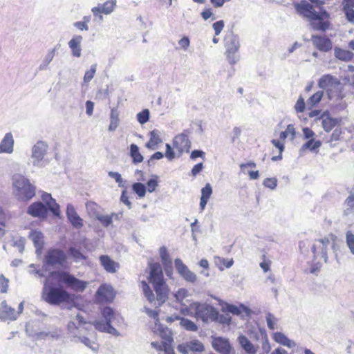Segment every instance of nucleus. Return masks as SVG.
Segmentation results:
<instances>
[{"mask_svg":"<svg viewBox=\"0 0 354 354\" xmlns=\"http://www.w3.org/2000/svg\"><path fill=\"white\" fill-rule=\"evenodd\" d=\"M150 272L149 281L153 286L154 290L156 293V298L150 288L148 283L142 281L141 282L142 289L145 297L149 303L153 304L156 308L160 306L168 297V290L167 285L164 281L162 270L158 263H149Z\"/></svg>","mask_w":354,"mask_h":354,"instance_id":"nucleus-1","label":"nucleus"},{"mask_svg":"<svg viewBox=\"0 0 354 354\" xmlns=\"http://www.w3.org/2000/svg\"><path fill=\"white\" fill-rule=\"evenodd\" d=\"M337 237L333 234H330L322 239L315 240L312 247L311 251L313 254V264L310 268L311 273H315L319 270L322 266V261L324 263L328 262V252L330 248L335 252V241Z\"/></svg>","mask_w":354,"mask_h":354,"instance_id":"nucleus-2","label":"nucleus"},{"mask_svg":"<svg viewBox=\"0 0 354 354\" xmlns=\"http://www.w3.org/2000/svg\"><path fill=\"white\" fill-rule=\"evenodd\" d=\"M50 277L46 278L42 290V299L50 305H59L62 303H71L74 301V295L70 294L62 286H54L50 282Z\"/></svg>","mask_w":354,"mask_h":354,"instance_id":"nucleus-3","label":"nucleus"},{"mask_svg":"<svg viewBox=\"0 0 354 354\" xmlns=\"http://www.w3.org/2000/svg\"><path fill=\"white\" fill-rule=\"evenodd\" d=\"M13 194L19 201L28 202L36 194V187L30 180L21 174H15L12 178Z\"/></svg>","mask_w":354,"mask_h":354,"instance_id":"nucleus-4","label":"nucleus"},{"mask_svg":"<svg viewBox=\"0 0 354 354\" xmlns=\"http://www.w3.org/2000/svg\"><path fill=\"white\" fill-rule=\"evenodd\" d=\"M49 277L56 278L59 283L66 286V288L77 292H82L86 288L88 282L80 280L74 275L64 271H53Z\"/></svg>","mask_w":354,"mask_h":354,"instance_id":"nucleus-5","label":"nucleus"},{"mask_svg":"<svg viewBox=\"0 0 354 354\" xmlns=\"http://www.w3.org/2000/svg\"><path fill=\"white\" fill-rule=\"evenodd\" d=\"M48 150V145L46 142L41 140L37 141L32 147L31 154L28 165L37 168H42L46 166L49 162L46 158Z\"/></svg>","mask_w":354,"mask_h":354,"instance_id":"nucleus-6","label":"nucleus"},{"mask_svg":"<svg viewBox=\"0 0 354 354\" xmlns=\"http://www.w3.org/2000/svg\"><path fill=\"white\" fill-rule=\"evenodd\" d=\"M102 317L104 321H95L93 326L95 328L100 332L106 333L115 337L120 335V333L111 325V322L116 319V314L113 308L109 306L104 308L102 310Z\"/></svg>","mask_w":354,"mask_h":354,"instance_id":"nucleus-7","label":"nucleus"},{"mask_svg":"<svg viewBox=\"0 0 354 354\" xmlns=\"http://www.w3.org/2000/svg\"><path fill=\"white\" fill-rule=\"evenodd\" d=\"M294 6L297 14L311 21L322 20L329 17L328 13L325 10H322L318 12L315 10L313 6L306 0L295 3Z\"/></svg>","mask_w":354,"mask_h":354,"instance_id":"nucleus-8","label":"nucleus"},{"mask_svg":"<svg viewBox=\"0 0 354 354\" xmlns=\"http://www.w3.org/2000/svg\"><path fill=\"white\" fill-rule=\"evenodd\" d=\"M224 41L227 59L231 65H234L239 60V56L236 54L240 48L239 37L230 32L225 35Z\"/></svg>","mask_w":354,"mask_h":354,"instance_id":"nucleus-9","label":"nucleus"},{"mask_svg":"<svg viewBox=\"0 0 354 354\" xmlns=\"http://www.w3.org/2000/svg\"><path fill=\"white\" fill-rule=\"evenodd\" d=\"M65 252L57 248H50L45 254L43 259V269L46 271L48 267L62 266L66 262Z\"/></svg>","mask_w":354,"mask_h":354,"instance_id":"nucleus-10","label":"nucleus"},{"mask_svg":"<svg viewBox=\"0 0 354 354\" xmlns=\"http://www.w3.org/2000/svg\"><path fill=\"white\" fill-rule=\"evenodd\" d=\"M194 306L196 317L201 319L203 322L217 319L218 313L214 306L207 304L199 303H194Z\"/></svg>","mask_w":354,"mask_h":354,"instance_id":"nucleus-11","label":"nucleus"},{"mask_svg":"<svg viewBox=\"0 0 354 354\" xmlns=\"http://www.w3.org/2000/svg\"><path fill=\"white\" fill-rule=\"evenodd\" d=\"M339 85L340 81L337 77L330 74L322 75L318 81V86L326 91L330 99L333 97L331 91L333 89H337Z\"/></svg>","mask_w":354,"mask_h":354,"instance_id":"nucleus-12","label":"nucleus"},{"mask_svg":"<svg viewBox=\"0 0 354 354\" xmlns=\"http://www.w3.org/2000/svg\"><path fill=\"white\" fill-rule=\"evenodd\" d=\"M174 265L178 273L184 280L190 283L196 281L197 277L196 274L191 271L180 259H176Z\"/></svg>","mask_w":354,"mask_h":354,"instance_id":"nucleus-13","label":"nucleus"},{"mask_svg":"<svg viewBox=\"0 0 354 354\" xmlns=\"http://www.w3.org/2000/svg\"><path fill=\"white\" fill-rule=\"evenodd\" d=\"M50 208L41 201L30 204L27 208V214L34 218H45L48 216Z\"/></svg>","mask_w":354,"mask_h":354,"instance_id":"nucleus-14","label":"nucleus"},{"mask_svg":"<svg viewBox=\"0 0 354 354\" xmlns=\"http://www.w3.org/2000/svg\"><path fill=\"white\" fill-rule=\"evenodd\" d=\"M174 147L181 154L184 151L189 152L191 148V141L188 138V131H184L176 136L173 141Z\"/></svg>","mask_w":354,"mask_h":354,"instance_id":"nucleus-15","label":"nucleus"},{"mask_svg":"<svg viewBox=\"0 0 354 354\" xmlns=\"http://www.w3.org/2000/svg\"><path fill=\"white\" fill-rule=\"evenodd\" d=\"M177 350L183 354H188L190 351L200 353L205 350V346L201 341L193 339L179 344Z\"/></svg>","mask_w":354,"mask_h":354,"instance_id":"nucleus-16","label":"nucleus"},{"mask_svg":"<svg viewBox=\"0 0 354 354\" xmlns=\"http://www.w3.org/2000/svg\"><path fill=\"white\" fill-rule=\"evenodd\" d=\"M96 297L100 301L111 302L115 297L113 288L108 284H102L96 292Z\"/></svg>","mask_w":354,"mask_h":354,"instance_id":"nucleus-17","label":"nucleus"},{"mask_svg":"<svg viewBox=\"0 0 354 354\" xmlns=\"http://www.w3.org/2000/svg\"><path fill=\"white\" fill-rule=\"evenodd\" d=\"M311 41L315 48L322 52L326 53L331 50L333 48V43L328 37L319 35H312Z\"/></svg>","mask_w":354,"mask_h":354,"instance_id":"nucleus-18","label":"nucleus"},{"mask_svg":"<svg viewBox=\"0 0 354 354\" xmlns=\"http://www.w3.org/2000/svg\"><path fill=\"white\" fill-rule=\"evenodd\" d=\"M212 345L216 351L221 354H229L232 349L229 340L221 337H214Z\"/></svg>","mask_w":354,"mask_h":354,"instance_id":"nucleus-19","label":"nucleus"},{"mask_svg":"<svg viewBox=\"0 0 354 354\" xmlns=\"http://www.w3.org/2000/svg\"><path fill=\"white\" fill-rule=\"evenodd\" d=\"M237 341L245 353L256 354L257 353L259 348V345L257 344H253L252 342V340L249 339L247 336L244 335H240L237 338Z\"/></svg>","mask_w":354,"mask_h":354,"instance_id":"nucleus-20","label":"nucleus"},{"mask_svg":"<svg viewBox=\"0 0 354 354\" xmlns=\"http://www.w3.org/2000/svg\"><path fill=\"white\" fill-rule=\"evenodd\" d=\"M17 319L16 310L7 304L6 300L0 304V319L1 321H15Z\"/></svg>","mask_w":354,"mask_h":354,"instance_id":"nucleus-21","label":"nucleus"},{"mask_svg":"<svg viewBox=\"0 0 354 354\" xmlns=\"http://www.w3.org/2000/svg\"><path fill=\"white\" fill-rule=\"evenodd\" d=\"M14 143L12 134L10 132L6 133L0 142V153H12L14 150Z\"/></svg>","mask_w":354,"mask_h":354,"instance_id":"nucleus-22","label":"nucleus"},{"mask_svg":"<svg viewBox=\"0 0 354 354\" xmlns=\"http://www.w3.org/2000/svg\"><path fill=\"white\" fill-rule=\"evenodd\" d=\"M104 269L109 273H115L119 268V264L112 260L108 255H101L99 258Z\"/></svg>","mask_w":354,"mask_h":354,"instance_id":"nucleus-23","label":"nucleus"},{"mask_svg":"<svg viewBox=\"0 0 354 354\" xmlns=\"http://www.w3.org/2000/svg\"><path fill=\"white\" fill-rule=\"evenodd\" d=\"M83 37L81 35H75L68 41V46L73 57H80L82 55L81 43Z\"/></svg>","mask_w":354,"mask_h":354,"instance_id":"nucleus-24","label":"nucleus"},{"mask_svg":"<svg viewBox=\"0 0 354 354\" xmlns=\"http://www.w3.org/2000/svg\"><path fill=\"white\" fill-rule=\"evenodd\" d=\"M85 323L86 322L84 317L80 314H77L75 317V319L69 322L67 325V329L68 333L74 337H76L79 333V328L81 326L82 324Z\"/></svg>","mask_w":354,"mask_h":354,"instance_id":"nucleus-25","label":"nucleus"},{"mask_svg":"<svg viewBox=\"0 0 354 354\" xmlns=\"http://www.w3.org/2000/svg\"><path fill=\"white\" fill-rule=\"evenodd\" d=\"M41 199L45 202V205L50 208V211L55 215H59V205L56 203L55 200L52 198L50 194L44 192L41 195Z\"/></svg>","mask_w":354,"mask_h":354,"instance_id":"nucleus-26","label":"nucleus"},{"mask_svg":"<svg viewBox=\"0 0 354 354\" xmlns=\"http://www.w3.org/2000/svg\"><path fill=\"white\" fill-rule=\"evenodd\" d=\"M29 238L33 242L36 248V253L40 254L44 246V235L41 232L32 231L30 232Z\"/></svg>","mask_w":354,"mask_h":354,"instance_id":"nucleus-27","label":"nucleus"},{"mask_svg":"<svg viewBox=\"0 0 354 354\" xmlns=\"http://www.w3.org/2000/svg\"><path fill=\"white\" fill-rule=\"evenodd\" d=\"M274 340L284 346L292 348L295 347L296 344L294 341L290 339L285 334L281 332H276L273 334Z\"/></svg>","mask_w":354,"mask_h":354,"instance_id":"nucleus-28","label":"nucleus"},{"mask_svg":"<svg viewBox=\"0 0 354 354\" xmlns=\"http://www.w3.org/2000/svg\"><path fill=\"white\" fill-rule=\"evenodd\" d=\"M35 336L38 340L46 339L48 337H50L53 339H58L61 337V330L57 328H53L51 330L48 332L41 331L36 333Z\"/></svg>","mask_w":354,"mask_h":354,"instance_id":"nucleus-29","label":"nucleus"},{"mask_svg":"<svg viewBox=\"0 0 354 354\" xmlns=\"http://www.w3.org/2000/svg\"><path fill=\"white\" fill-rule=\"evenodd\" d=\"M149 135L150 139L146 144V147L148 149H155L156 147L162 142L160 138L161 133L157 129H153V131H150Z\"/></svg>","mask_w":354,"mask_h":354,"instance_id":"nucleus-30","label":"nucleus"},{"mask_svg":"<svg viewBox=\"0 0 354 354\" xmlns=\"http://www.w3.org/2000/svg\"><path fill=\"white\" fill-rule=\"evenodd\" d=\"M226 310L234 315H239L243 312L247 316H250L251 313V310L243 304H241L239 307L233 304H227Z\"/></svg>","mask_w":354,"mask_h":354,"instance_id":"nucleus-31","label":"nucleus"},{"mask_svg":"<svg viewBox=\"0 0 354 354\" xmlns=\"http://www.w3.org/2000/svg\"><path fill=\"white\" fill-rule=\"evenodd\" d=\"M334 54L336 58L345 62L351 61L354 57V54L351 51L339 48H335Z\"/></svg>","mask_w":354,"mask_h":354,"instance_id":"nucleus-32","label":"nucleus"},{"mask_svg":"<svg viewBox=\"0 0 354 354\" xmlns=\"http://www.w3.org/2000/svg\"><path fill=\"white\" fill-rule=\"evenodd\" d=\"M116 6V0H107L104 3H99L95 8H100V10L104 15L111 14Z\"/></svg>","mask_w":354,"mask_h":354,"instance_id":"nucleus-33","label":"nucleus"},{"mask_svg":"<svg viewBox=\"0 0 354 354\" xmlns=\"http://www.w3.org/2000/svg\"><path fill=\"white\" fill-rule=\"evenodd\" d=\"M130 156L133 164H138L143 160V156L139 151V148L136 144L130 145Z\"/></svg>","mask_w":354,"mask_h":354,"instance_id":"nucleus-34","label":"nucleus"},{"mask_svg":"<svg viewBox=\"0 0 354 354\" xmlns=\"http://www.w3.org/2000/svg\"><path fill=\"white\" fill-rule=\"evenodd\" d=\"M119 123V112L116 108H112L110 114V124L109 130L110 131H114Z\"/></svg>","mask_w":354,"mask_h":354,"instance_id":"nucleus-35","label":"nucleus"},{"mask_svg":"<svg viewBox=\"0 0 354 354\" xmlns=\"http://www.w3.org/2000/svg\"><path fill=\"white\" fill-rule=\"evenodd\" d=\"M56 48H53L50 50L48 53L46 55L44 58L42 62L38 67L39 71H45L48 68V64L52 62L54 58Z\"/></svg>","mask_w":354,"mask_h":354,"instance_id":"nucleus-36","label":"nucleus"},{"mask_svg":"<svg viewBox=\"0 0 354 354\" xmlns=\"http://www.w3.org/2000/svg\"><path fill=\"white\" fill-rule=\"evenodd\" d=\"M322 127L326 132L330 131L337 124V122L336 119H333L325 115L322 116Z\"/></svg>","mask_w":354,"mask_h":354,"instance_id":"nucleus-37","label":"nucleus"},{"mask_svg":"<svg viewBox=\"0 0 354 354\" xmlns=\"http://www.w3.org/2000/svg\"><path fill=\"white\" fill-rule=\"evenodd\" d=\"M322 145V142L320 140H315L314 139H310L306 143L303 145L301 148V150L304 151L306 149H309L311 151H317Z\"/></svg>","mask_w":354,"mask_h":354,"instance_id":"nucleus-38","label":"nucleus"},{"mask_svg":"<svg viewBox=\"0 0 354 354\" xmlns=\"http://www.w3.org/2000/svg\"><path fill=\"white\" fill-rule=\"evenodd\" d=\"M180 325L188 331L196 332L198 330L196 324L187 318H180Z\"/></svg>","mask_w":354,"mask_h":354,"instance_id":"nucleus-39","label":"nucleus"},{"mask_svg":"<svg viewBox=\"0 0 354 354\" xmlns=\"http://www.w3.org/2000/svg\"><path fill=\"white\" fill-rule=\"evenodd\" d=\"M295 135H296V131H295L294 125L292 124H290L287 126V128L284 131H281L280 133L279 138L281 140H284L286 138H288V136H290V140H293L295 138Z\"/></svg>","mask_w":354,"mask_h":354,"instance_id":"nucleus-40","label":"nucleus"},{"mask_svg":"<svg viewBox=\"0 0 354 354\" xmlns=\"http://www.w3.org/2000/svg\"><path fill=\"white\" fill-rule=\"evenodd\" d=\"M246 333L248 337L253 341H259L260 336L262 335L261 330L254 326L248 327Z\"/></svg>","mask_w":354,"mask_h":354,"instance_id":"nucleus-41","label":"nucleus"},{"mask_svg":"<svg viewBox=\"0 0 354 354\" xmlns=\"http://www.w3.org/2000/svg\"><path fill=\"white\" fill-rule=\"evenodd\" d=\"M95 218L104 227H108L113 223V217L111 215H103L97 213L95 214Z\"/></svg>","mask_w":354,"mask_h":354,"instance_id":"nucleus-42","label":"nucleus"},{"mask_svg":"<svg viewBox=\"0 0 354 354\" xmlns=\"http://www.w3.org/2000/svg\"><path fill=\"white\" fill-rule=\"evenodd\" d=\"M160 257L162 263V266L171 264L172 261L170 258V256L167 252V249L165 246H162L160 248Z\"/></svg>","mask_w":354,"mask_h":354,"instance_id":"nucleus-43","label":"nucleus"},{"mask_svg":"<svg viewBox=\"0 0 354 354\" xmlns=\"http://www.w3.org/2000/svg\"><path fill=\"white\" fill-rule=\"evenodd\" d=\"M323 95V91H319L316 92L307 100V104L310 105V106H315L321 101Z\"/></svg>","mask_w":354,"mask_h":354,"instance_id":"nucleus-44","label":"nucleus"},{"mask_svg":"<svg viewBox=\"0 0 354 354\" xmlns=\"http://www.w3.org/2000/svg\"><path fill=\"white\" fill-rule=\"evenodd\" d=\"M317 21L311 22V26L314 30L326 31L329 28L330 24L328 21H324L323 19Z\"/></svg>","mask_w":354,"mask_h":354,"instance_id":"nucleus-45","label":"nucleus"},{"mask_svg":"<svg viewBox=\"0 0 354 354\" xmlns=\"http://www.w3.org/2000/svg\"><path fill=\"white\" fill-rule=\"evenodd\" d=\"M171 342L172 338L171 337L169 336L165 342H162L160 351H163L165 354H175L174 351L171 345Z\"/></svg>","mask_w":354,"mask_h":354,"instance_id":"nucleus-46","label":"nucleus"},{"mask_svg":"<svg viewBox=\"0 0 354 354\" xmlns=\"http://www.w3.org/2000/svg\"><path fill=\"white\" fill-rule=\"evenodd\" d=\"M132 189L140 198L145 196L146 186L141 183H134L132 185Z\"/></svg>","mask_w":354,"mask_h":354,"instance_id":"nucleus-47","label":"nucleus"},{"mask_svg":"<svg viewBox=\"0 0 354 354\" xmlns=\"http://www.w3.org/2000/svg\"><path fill=\"white\" fill-rule=\"evenodd\" d=\"M346 243L351 253L354 255V234L351 230L346 232Z\"/></svg>","mask_w":354,"mask_h":354,"instance_id":"nucleus-48","label":"nucleus"},{"mask_svg":"<svg viewBox=\"0 0 354 354\" xmlns=\"http://www.w3.org/2000/svg\"><path fill=\"white\" fill-rule=\"evenodd\" d=\"M266 319L268 328L270 330H274L276 328L275 325L278 322V319L273 314L268 312L266 315Z\"/></svg>","mask_w":354,"mask_h":354,"instance_id":"nucleus-49","label":"nucleus"},{"mask_svg":"<svg viewBox=\"0 0 354 354\" xmlns=\"http://www.w3.org/2000/svg\"><path fill=\"white\" fill-rule=\"evenodd\" d=\"M344 12L346 17V19L350 22L354 21V10L352 6L349 3V2H346L343 7Z\"/></svg>","mask_w":354,"mask_h":354,"instance_id":"nucleus-50","label":"nucleus"},{"mask_svg":"<svg viewBox=\"0 0 354 354\" xmlns=\"http://www.w3.org/2000/svg\"><path fill=\"white\" fill-rule=\"evenodd\" d=\"M137 120L140 124H144L147 122L149 120L150 112L149 109H144L141 112L138 113L136 115Z\"/></svg>","mask_w":354,"mask_h":354,"instance_id":"nucleus-51","label":"nucleus"},{"mask_svg":"<svg viewBox=\"0 0 354 354\" xmlns=\"http://www.w3.org/2000/svg\"><path fill=\"white\" fill-rule=\"evenodd\" d=\"M68 252L70 255L73 257V258H74L76 261L86 259V257L79 250L73 247H71L69 248Z\"/></svg>","mask_w":354,"mask_h":354,"instance_id":"nucleus-52","label":"nucleus"},{"mask_svg":"<svg viewBox=\"0 0 354 354\" xmlns=\"http://www.w3.org/2000/svg\"><path fill=\"white\" fill-rule=\"evenodd\" d=\"M158 176L153 175L152 176V178L147 181V190L149 192L151 193L156 190V187L158 185Z\"/></svg>","mask_w":354,"mask_h":354,"instance_id":"nucleus-53","label":"nucleus"},{"mask_svg":"<svg viewBox=\"0 0 354 354\" xmlns=\"http://www.w3.org/2000/svg\"><path fill=\"white\" fill-rule=\"evenodd\" d=\"M97 70V64H92L91 68L86 71L84 76V82H89L94 77Z\"/></svg>","mask_w":354,"mask_h":354,"instance_id":"nucleus-54","label":"nucleus"},{"mask_svg":"<svg viewBox=\"0 0 354 354\" xmlns=\"http://www.w3.org/2000/svg\"><path fill=\"white\" fill-rule=\"evenodd\" d=\"M68 221L71 225L77 229H80L83 226V221L78 214L69 218Z\"/></svg>","mask_w":354,"mask_h":354,"instance_id":"nucleus-55","label":"nucleus"},{"mask_svg":"<svg viewBox=\"0 0 354 354\" xmlns=\"http://www.w3.org/2000/svg\"><path fill=\"white\" fill-rule=\"evenodd\" d=\"M212 194V188L209 183H207L204 187L201 189V198L207 199L210 198Z\"/></svg>","mask_w":354,"mask_h":354,"instance_id":"nucleus-56","label":"nucleus"},{"mask_svg":"<svg viewBox=\"0 0 354 354\" xmlns=\"http://www.w3.org/2000/svg\"><path fill=\"white\" fill-rule=\"evenodd\" d=\"M263 185L266 187L274 189L277 185V179L276 178H267L263 180Z\"/></svg>","mask_w":354,"mask_h":354,"instance_id":"nucleus-57","label":"nucleus"},{"mask_svg":"<svg viewBox=\"0 0 354 354\" xmlns=\"http://www.w3.org/2000/svg\"><path fill=\"white\" fill-rule=\"evenodd\" d=\"M109 177L113 178L117 183H118V186L121 187H126L125 185L122 183L123 180L121 175L118 172L115 171H109L108 173Z\"/></svg>","mask_w":354,"mask_h":354,"instance_id":"nucleus-58","label":"nucleus"},{"mask_svg":"<svg viewBox=\"0 0 354 354\" xmlns=\"http://www.w3.org/2000/svg\"><path fill=\"white\" fill-rule=\"evenodd\" d=\"M9 280L3 274L0 275V288L1 293H6L8 291Z\"/></svg>","mask_w":354,"mask_h":354,"instance_id":"nucleus-59","label":"nucleus"},{"mask_svg":"<svg viewBox=\"0 0 354 354\" xmlns=\"http://www.w3.org/2000/svg\"><path fill=\"white\" fill-rule=\"evenodd\" d=\"M305 109L306 104L304 100L302 97H299L295 105V109L297 113H302L304 111Z\"/></svg>","mask_w":354,"mask_h":354,"instance_id":"nucleus-60","label":"nucleus"},{"mask_svg":"<svg viewBox=\"0 0 354 354\" xmlns=\"http://www.w3.org/2000/svg\"><path fill=\"white\" fill-rule=\"evenodd\" d=\"M188 295V291L185 288L179 289L175 294V297L178 301H182Z\"/></svg>","mask_w":354,"mask_h":354,"instance_id":"nucleus-61","label":"nucleus"},{"mask_svg":"<svg viewBox=\"0 0 354 354\" xmlns=\"http://www.w3.org/2000/svg\"><path fill=\"white\" fill-rule=\"evenodd\" d=\"M213 28L215 32V35H218L224 27V21L223 20L217 21L213 24Z\"/></svg>","mask_w":354,"mask_h":354,"instance_id":"nucleus-62","label":"nucleus"},{"mask_svg":"<svg viewBox=\"0 0 354 354\" xmlns=\"http://www.w3.org/2000/svg\"><path fill=\"white\" fill-rule=\"evenodd\" d=\"M166 151H165V157L169 160H172L175 158V153L171 148V145L168 143L165 145Z\"/></svg>","mask_w":354,"mask_h":354,"instance_id":"nucleus-63","label":"nucleus"},{"mask_svg":"<svg viewBox=\"0 0 354 354\" xmlns=\"http://www.w3.org/2000/svg\"><path fill=\"white\" fill-rule=\"evenodd\" d=\"M10 218L9 212L0 206V223H6Z\"/></svg>","mask_w":354,"mask_h":354,"instance_id":"nucleus-64","label":"nucleus"}]
</instances>
